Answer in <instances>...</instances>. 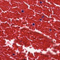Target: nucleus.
I'll return each instance as SVG.
<instances>
[{
	"label": "nucleus",
	"instance_id": "nucleus-1",
	"mask_svg": "<svg viewBox=\"0 0 60 60\" xmlns=\"http://www.w3.org/2000/svg\"><path fill=\"white\" fill-rule=\"evenodd\" d=\"M22 12H24V11L22 10Z\"/></svg>",
	"mask_w": 60,
	"mask_h": 60
},
{
	"label": "nucleus",
	"instance_id": "nucleus-2",
	"mask_svg": "<svg viewBox=\"0 0 60 60\" xmlns=\"http://www.w3.org/2000/svg\"><path fill=\"white\" fill-rule=\"evenodd\" d=\"M33 26H34V23L33 24Z\"/></svg>",
	"mask_w": 60,
	"mask_h": 60
},
{
	"label": "nucleus",
	"instance_id": "nucleus-3",
	"mask_svg": "<svg viewBox=\"0 0 60 60\" xmlns=\"http://www.w3.org/2000/svg\"><path fill=\"white\" fill-rule=\"evenodd\" d=\"M40 4H42V2H40Z\"/></svg>",
	"mask_w": 60,
	"mask_h": 60
},
{
	"label": "nucleus",
	"instance_id": "nucleus-4",
	"mask_svg": "<svg viewBox=\"0 0 60 60\" xmlns=\"http://www.w3.org/2000/svg\"><path fill=\"white\" fill-rule=\"evenodd\" d=\"M42 20V19H40V21H41Z\"/></svg>",
	"mask_w": 60,
	"mask_h": 60
},
{
	"label": "nucleus",
	"instance_id": "nucleus-5",
	"mask_svg": "<svg viewBox=\"0 0 60 60\" xmlns=\"http://www.w3.org/2000/svg\"><path fill=\"white\" fill-rule=\"evenodd\" d=\"M49 30L51 31V29H49Z\"/></svg>",
	"mask_w": 60,
	"mask_h": 60
},
{
	"label": "nucleus",
	"instance_id": "nucleus-6",
	"mask_svg": "<svg viewBox=\"0 0 60 60\" xmlns=\"http://www.w3.org/2000/svg\"><path fill=\"white\" fill-rule=\"evenodd\" d=\"M42 18H44V16H42Z\"/></svg>",
	"mask_w": 60,
	"mask_h": 60
},
{
	"label": "nucleus",
	"instance_id": "nucleus-7",
	"mask_svg": "<svg viewBox=\"0 0 60 60\" xmlns=\"http://www.w3.org/2000/svg\"><path fill=\"white\" fill-rule=\"evenodd\" d=\"M13 56H14V55H15L14 54H13Z\"/></svg>",
	"mask_w": 60,
	"mask_h": 60
},
{
	"label": "nucleus",
	"instance_id": "nucleus-8",
	"mask_svg": "<svg viewBox=\"0 0 60 60\" xmlns=\"http://www.w3.org/2000/svg\"><path fill=\"white\" fill-rule=\"evenodd\" d=\"M31 34V33H30V34Z\"/></svg>",
	"mask_w": 60,
	"mask_h": 60
},
{
	"label": "nucleus",
	"instance_id": "nucleus-9",
	"mask_svg": "<svg viewBox=\"0 0 60 60\" xmlns=\"http://www.w3.org/2000/svg\"><path fill=\"white\" fill-rule=\"evenodd\" d=\"M24 60H25V59H24Z\"/></svg>",
	"mask_w": 60,
	"mask_h": 60
}]
</instances>
